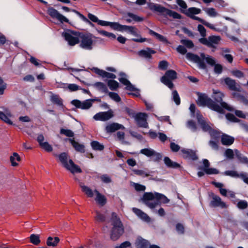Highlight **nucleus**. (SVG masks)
Listing matches in <instances>:
<instances>
[{
  "label": "nucleus",
  "instance_id": "31",
  "mask_svg": "<svg viewBox=\"0 0 248 248\" xmlns=\"http://www.w3.org/2000/svg\"><path fill=\"white\" fill-rule=\"evenodd\" d=\"M50 100L53 104L57 105L62 108L64 107L62 99L58 94H52L50 97Z\"/></svg>",
  "mask_w": 248,
  "mask_h": 248
},
{
  "label": "nucleus",
  "instance_id": "22",
  "mask_svg": "<svg viewBox=\"0 0 248 248\" xmlns=\"http://www.w3.org/2000/svg\"><path fill=\"white\" fill-rule=\"evenodd\" d=\"M133 212L143 221L149 222L151 221L150 217L148 215L140 209L137 208H132Z\"/></svg>",
  "mask_w": 248,
  "mask_h": 248
},
{
  "label": "nucleus",
  "instance_id": "12",
  "mask_svg": "<svg viewBox=\"0 0 248 248\" xmlns=\"http://www.w3.org/2000/svg\"><path fill=\"white\" fill-rule=\"evenodd\" d=\"M48 14L53 18H56L61 22L69 23V20L64 16L52 7H49L47 9Z\"/></svg>",
  "mask_w": 248,
  "mask_h": 248
},
{
  "label": "nucleus",
  "instance_id": "58",
  "mask_svg": "<svg viewBox=\"0 0 248 248\" xmlns=\"http://www.w3.org/2000/svg\"><path fill=\"white\" fill-rule=\"evenodd\" d=\"M224 174L227 176H230L232 177L239 178V175L235 170H226L224 172Z\"/></svg>",
  "mask_w": 248,
  "mask_h": 248
},
{
  "label": "nucleus",
  "instance_id": "23",
  "mask_svg": "<svg viewBox=\"0 0 248 248\" xmlns=\"http://www.w3.org/2000/svg\"><path fill=\"white\" fill-rule=\"evenodd\" d=\"M65 169L69 170L73 174L75 173H81L82 171L81 168L78 165L75 164L71 159L69 160V165Z\"/></svg>",
  "mask_w": 248,
  "mask_h": 248
},
{
  "label": "nucleus",
  "instance_id": "50",
  "mask_svg": "<svg viewBox=\"0 0 248 248\" xmlns=\"http://www.w3.org/2000/svg\"><path fill=\"white\" fill-rule=\"evenodd\" d=\"M172 99L177 105H179L181 103V99L179 95L176 90H174L172 93Z\"/></svg>",
  "mask_w": 248,
  "mask_h": 248
},
{
  "label": "nucleus",
  "instance_id": "40",
  "mask_svg": "<svg viewBox=\"0 0 248 248\" xmlns=\"http://www.w3.org/2000/svg\"><path fill=\"white\" fill-rule=\"evenodd\" d=\"M30 242L35 246L38 245L41 240L40 239V235L39 234H31L30 236Z\"/></svg>",
  "mask_w": 248,
  "mask_h": 248
},
{
  "label": "nucleus",
  "instance_id": "59",
  "mask_svg": "<svg viewBox=\"0 0 248 248\" xmlns=\"http://www.w3.org/2000/svg\"><path fill=\"white\" fill-rule=\"evenodd\" d=\"M181 42L188 48H192L194 47V43L191 40L184 39L181 41Z\"/></svg>",
  "mask_w": 248,
  "mask_h": 248
},
{
  "label": "nucleus",
  "instance_id": "63",
  "mask_svg": "<svg viewBox=\"0 0 248 248\" xmlns=\"http://www.w3.org/2000/svg\"><path fill=\"white\" fill-rule=\"evenodd\" d=\"M176 230L179 234H183L185 232V228L183 224L178 223L176 225Z\"/></svg>",
  "mask_w": 248,
  "mask_h": 248
},
{
  "label": "nucleus",
  "instance_id": "17",
  "mask_svg": "<svg viewBox=\"0 0 248 248\" xmlns=\"http://www.w3.org/2000/svg\"><path fill=\"white\" fill-rule=\"evenodd\" d=\"M113 116L111 110L108 111L100 112L93 116V119L96 121H106L108 120Z\"/></svg>",
  "mask_w": 248,
  "mask_h": 248
},
{
  "label": "nucleus",
  "instance_id": "18",
  "mask_svg": "<svg viewBox=\"0 0 248 248\" xmlns=\"http://www.w3.org/2000/svg\"><path fill=\"white\" fill-rule=\"evenodd\" d=\"M202 163L203 164V167H200L199 170H203L206 174H217L219 173V171L215 168H209L210 163L207 159H203L202 160Z\"/></svg>",
  "mask_w": 248,
  "mask_h": 248
},
{
  "label": "nucleus",
  "instance_id": "34",
  "mask_svg": "<svg viewBox=\"0 0 248 248\" xmlns=\"http://www.w3.org/2000/svg\"><path fill=\"white\" fill-rule=\"evenodd\" d=\"M97 24L99 25L103 26H110V27L111 29H112L114 30H116L117 28L118 22H109V21L99 20Z\"/></svg>",
  "mask_w": 248,
  "mask_h": 248
},
{
  "label": "nucleus",
  "instance_id": "36",
  "mask_svg": "<svg viewBox=\"0 0 248 248\" xmlns=\"http://www.w3.org/2000/svg\"><path fill=\"white\" fill-rule=\"evenodd\" d=\"M235 155L239 161L243 164H248V158L242 154L238 150H235Z\"/></svg>",
  "mask_w": 248,
  "mask_h": 248
},
{
  "label": "nucleus",
  "instance_id": "9",
  "mask_svg": "<svg viewBox=\"0 0 248 248\" xmlns=\"http://www.w3.org/2000/svg\"><path fill=\"white\" fill-rule=\"evenodd\" d=\"M93 38H95L92 33H85L80 39L79 46L86 50H92L94 44Z\"/></svg>",
  "mask_w": 248,
  "mask_h": 248
},
{
  "label": "nucleus",
  "instance_id": "13",
  "mask_svg": "<svg viewBox=\"0 0 248 248\" xmlns=\"http://www.w3.org/2000/svg\"><path fill=\"white\" fill-rule=\"evenodd\" d=\"M224 84L227 86L230 91L240 92L241 91V86L236 83L235 80L229 77H227L223 79Z\"/></svg>",
  "mask_w": 248,
  "mask_h": 248
},
{
  "label": "nucleus",
  "instance_id": "47",
  "mask_svg": "<svg viewBox=\"0 0 248 248\" xmlns=\"http://www.w3.org/2000/svg\"><path fill=\"white\" fill-rule=\"evenodd\" d=\"M226 119L232 122L233 123H239L241 121V120L236 118L233 114L228 113H227L225 115Z\"/></svg>",
  "mask_w": 248,
  "mask_h": 248
},
{
  "label": "nucleus",
  "instance_id": "56",
  "mask_svg": "<svg viewBox=\"0 0 248 248\" xmlns=\"http://www.w3.org/2000/svg\"><path fill=\"white\" fill-rule=\"evenodd\" d=\"M40 147L47 152H50L52 151L53 148L51 145L47 142H44L40 145Z\"/></svg>",
  "mask_w": 248,
  "mask_h": 248
},
{
  "label": "nucleus",
  "instance_id": "43",
  "mask_svg": "<svg viewBox=\"0 0 248 248\" xmlns=\"http://www.w3.org/2000/svg\"><path fill=\"white\" fill-rule=\"evenodd\" d=\"M135 174L141 176L142 177H148L150 175L149 171L145 170L134 169L132 170Z\"/></svg>",
  "mask_w": 248,
  "mask_h": 248
},
{
  "label": "nucleus",
  "instance_id": "62",
  "mask_svg": "<svg viewBox=\"0 0 248 248\" xmlns=\"http://www.w3.org/2000/svg\"><path fill=\"white\" fill-rule=\"evenodd\" d=\"M169 63L167 61L163 60L159 62L158 68L160 70H165L168 67Z\"/></svg>",
  "mask_w": 248,
  "mask_h": 248
},
{
  "label": "nucleus",
  "instance_id": "44",
  "mask_svg": "<svg viewBox=\"0 0 248 248\" xmlns=\"http://www.w3.org/2000/svg\"><path fill=\"white\" fill-rule=\"evenodd\" d=\"M16 160L19 161L21 160L20 157L17 153H14L13 155L10 156V161L13 166H16L18 164L15 161Z\"/></svg>",
  "mask_w": 248,
  "mask_h": 248
},
{
  "label": "nucleus",
  "instance_id": "37",
  "mask_svg": "<svg viewBox=\"0 0 248 248\" xmlns=\"http://www.w3.org/2000/svg\"><path fill=\"white\" fill-rule=\"evenodd\" d=\"M208 40L209 43H210L211 45V46H210V47L215 48V46L214 45V44H218L221 40V38L219 36L212 35L208 37Z\"/></svg>",
  "mask_w": 248,
  "mask_h": 248
},
{
  "label": "nucleus",
  "instance_id": "25",
  "mask_svg": "<svg viewBox=\"0 0 248 248\" xmlns=\"http://www.w3.org/2000/svg\"><path fill=\"white\" fill-rule=\"evenodd\" d=\"M234 141V137L226 134H223L221 137V142L222 144L225 146H230L233 143Z\"/></svg>",
  "mask_w": 248,
  "mask_h": 248
},
{
  "label": "nucleus",
  "instance_id": "3",
  "mask_svg": "<svg viewBox=\"0 0 248 248\" xmlns=\"http://www.w3.org/2000/svg\"><path fill=\"white\" fill-rule=\"evenodd\" d=\"M186 58L197 63L199 67L202 69H206L207 68L204 61H206V62L211 66H214L216 64L215 61L212 57L209 56L206 57L204 53H201L200 57L197 54L188 52L186 54Z\"/></svg>",
  "mask_w": 248,
  "mask_h": 248
},
{
  "label": "nucleus",
  "instance_id": "6",
  "mask_svg": "<svg viewBox=\"0 0 248 248\" xmlns=\"http://www.w3.org/2000/svg\"><path fill=\"white\" fill-rule=\"evenodd\" d=\"M116 31H125L128 33L138 37L133 38L132 40L135 42L143 43L146 41V38H142L140 34H138V30L135 26L121 25L118 23Z\"/></svg>",
  "mask_w": 248,
  "mask_h": 248
},
{
  "label": "nucleus",
  "instance_id": "21",
  "mask_svg": "<svg viewBox=\"0 0 248 248\" xmlns=\"http://www.w3.org/2000/svg\"><path fill=\"white\" fill-rule=\"evenodd\" d=\"M65 141H69L76 151L77 152L84 153L85 152V146L82 144H80L78 142L75 141L74 139H65Z\"/></svg>",
  "mask_w": 248,
  "mask_h": 248
},
{
  "label": "nucleus",
  "instance_id": "49",
  "mask_svg": "<svg viewBox=\"0 0 248 248\" xmlns=\"http://www.w3.org/2000/svg\"><path fill=\"white\" fill-rule=\"evenodd\" d=\"M0 119L4 121L5 123L12 125L13 124L12 121L9 119L8 116L6 115L2 111H0Z\"/></svg>",
  "mask_w": 248,
  "mask_h": 248
},
{
  "label": "nucleus",
  "instance_id": "46",
  "mask_svg": "<svg viewBox=\"0 0 248 248\" xmlns=\"http://www.w3.org/2000/svg\"><path fill=\"white\" fill-rule=\"evenodd\" d=\"M140 153L148 157L154 155V150L151 148H144L140 151Z\"/></svg>",
  "mask_w": 248,
  "mask_h": 248
},
{
  "label": "nucleus",
  "instance_id": "38",
  "mask_svg": "<svg viewBox=\"0 0 248 248\" xmlns=\"http://www.w3.org/2000/svg\"><path fill=\"white\" fill-rule=\"evenodd\" d=\"M156 201L159 202V205H160L161 202L163 203H168L170 202V200L166 196L159 193H156Z\"/></svg>",
  "mask_w": 248,
  "mask_h": 248
},
{
  "label": "nucleus",
  "instance_id": "29",
  "mask_svg": "<svg viewBox=\"0 0 248 248\" xmlns=\"http://www.w3.org/2000/svg\"><path fill=\"white\" fill-rule=\"evenodd\" d=\"M164 162L166 166L169 168L177 169L181 167L180 164L176 162L172 161L167 156L164 157Z\"/></svg>",
  "mask_w": 248,
  "mask_h": 248
},
{
  "label": "nucleus",
  "instance_id": "14",
  "mask_svg": "<svg viewBox=\"0 0 248 248\" xmlns=\"http://www.w3.org/2000/svg\"><path fill=\"white\" fill-rule=\"evenodd\" d=\"M147 115L145 113L139 112L134 118L137 125L140 127L147 128L148 124L147 122Z\"/></svg>",
  "mask_w": 248,
  "mask_h": 248
},
{
  "label": "nucleus",
  "instance_id": "26",
  "mask_svg": "<svg viewBox=\"0 0 248 248\" xmlns=\"http://www.w3.org/2000/svg\"><path fill=\"white\" fill-rule=\"evenodd\" d=\"M181 12L186 15L187 16L192 18V17L194 16V15L200 14L201 10L200 9L196 7H190L187 10H181Z\"/></svg>",
  "mask_w": 248,
  "mask_h": 248
},
{
  "label": "nucleus",
  "instance_id": "45",
  "mask_svg": "<svg viewBox=\"0 0 248 248\" xmlns=\"http://www.w3.org/2000/svg\"><path fill=\"white\" fill-rule=\"evenodd\" d=\"M127 16L129 17H131L132 19L135 22H140L144 20L143 17L139 16L132 13H127Z\"/></svg>",
  "mask_w": 248,
  "mask_h": 248
},
{
  "label": "nucleus",
  "instance_id": "8",
  "mask_svg": "<svg viewBox=\"0 0 248 248\" xmlns=\"http://www.w3.org/2000/svg\"><path fill=\"white\" fill-rule=\"evenodd\" d=\"M156 193L145 192L141 200L148 207L154 209L159 204V202L156 201Z\"/></svg>",
  "mask_w": 248,
  "mask_h": 248
},
{
  "label": "nucleus",
  "instance_id": "27",
  "mask_svg": "<svg viewBox=\"0 0 248 248\" xmlns=\"http://www.w3.org/2000/svg\"><path fill=\"white\" fill-rule=\"evenodd\" d=\"M124 128V127L123 125L118 123H112L108 125L106 127V130L107 132L108 133H112L119 129Z\"/></svg>",
  "mask_w": 248,
  "mask_h": 248
},
{
  "label": "nucleus",
  "instance_id": "51",
  "mask_svg": "<svg viewBox=\"0 0 248 248\" xmlns=\"http://www.w3.org/2000/svg\"><path fill=\"white\" fill-rule=\"evenodd\" d=\"M60 134L64 135L68 137H73L74 136V132L70 129H65L64 128H61L60 129Z\"/></svg>",
  "mask_w": 248,
  "mask_h": 248
},
{
  "label": "nucleus",
  "instance_id": "1",
  "mask_svg": "<svg viewBox=\"0 0 248 248\" xmlns=\"http://www.w3.org/2000/svg\"><path fill=\"white\" fill-rule=\"evenodd\" d=\"M110 222L112 227L110 230V238L113 241H116L124 234V226L120 217L115 212L111 214Z\"/></svg>",
  "mask_w": 248,
  "mask_h": 248
},
{
  "label": "nucleus",
  "instance_id": "53",
  "mask_svg": "<svg viewBox=\"0 0 248 248\" xmlns=\"http://www.w3.org/2000/svg\"><path fill=\"white\" fill-rule=\"evenodd\" d=\"M97 31L100 34H102L105 36H107L108 38H112L113 39H115L116 38V36L113 33L109 32L104 30H97Z\"/></svg>",
  "mask_w": 248,
  "mask_h": 248
},
{
  "label": "nucleus",
  "instance_id": "55",
  "mask_svg": "<svg viewBox=\"0 0 248 248\" xmlns=\"http://www.w3.org/2000/svg\"><path fill=\"white\" fill-rule=\"evenodd\" d=\"M218 139L219 138L214 139L216 140L215 141L210 140L209 142V145L212 148V149L214 150H217L218 149Z\"/></svg>",
  "mask_w": 248,
  "mask_h": 248
},
{
  "label": "nucleus",
  "instance_id": "60",
  "mask_svg": "<svg viewBox=\"0 0 248 248\" xmlns=\"http://www.w3.org/2000/svg\"><path fill=\"white\" fill-rule=\"evenodd\" d=\"M231 73L233 76L237 78H240L244 77V73L239 70L236 69L232 70Z\"/></svg>",
  "mask_w": 248,
  "mask_h": 248
},
{
  "label": "nucleus",
  "instance_id": "30",
  "mask_svg": "<svg viewBox=\"0 0 248 248\" xmlns=\"http://www.w3.org/2000/svg\"><path fill=\"white\" fill-rule=\"evenodd\" d=\"M156 53V51L150 47H147L145 50L142 49L139 52L140 56H143L146 58L150 59L152 58V55Z\"/></svg>",
  "mask_w": 248,
  "mask_h": 248
},
{
  "label": "nucleus",
  "instance_id": "32",
  "mask_svg": "<svg viewBox=\"0 0 248 248\" xmlns=\"http://www.w3.org/2000/svg\"><path fill=\"white\" fill-rule=\"evenodd\" d=\"M149 30V33L152 36H154L159 41L168 44L169 43V41L168 39L164 37V36L155 32V31H153L151 29H148Z\"/></svg>",
  "mask_w": 248,
  "mask_h": 248
},
{
  "label": "nucleus",
  "instance_id": "11",
  "mask_svg": "<svg viewBox=\"0 0 248 248\" xmlns=\"http://www.w3.org/2000/svg\"><path fill=\"white\" fill-rule=\"evenodd\" d=\"M223 96L224 94L221 92H214V95L212 96V97L216 103H220L219 106L223 110L224 109H225L230 111H233L234 108L233 107L230 106L227 103L222 101Z\"/></svg>",
  "mask_w": 248,
  "mask_h": 248
},
{
  "label": "nucleus",
  "instance_id": "54",
  "mask_svg": "<svg viewBox=\"0 0 248 248\" xmlns=\"http://www.w3.org/2000/svg\"><path fill=\"white\" fill-rule=\"evenodd\" d=\"M108 94L110 98L116 102H119L121 101V98L118 93L114 92H108Z\"/></svg>",
  "mask_w": 248,
  "mask_h": 248
},
{
  "label": "nucleus",
  "instance_id": "19",
  "mask_svg": "<svg viewBox=\"0 0 248 248\" xmlns=\"http://www.w3.org/2000/svg\"><path fill=\"white\" fill-rule=\"evenodd\" d=\"M210 206L212 207H220L222 208L227 207L226 203L221 201V198L213 193L212 194V200L210 202Z\"/></svg>",
  "mask_w": 248,
  "mask_h": 248
},
{
  "label": "nucleus",
  "instance_id": "20",
  "mask_svg": "<svg viewBox=\"0 0 248 248\" xmlns=\"http://www.w3.org/2000/svg\"><path fill=\"white\" fill-rule=\"evenodd\" d=\"M62 36L70 46H74L80 42L78 37H75L68 32H63Z\"/></svg>",
  "mask_w": 248,
  "mask_h": 248
},
{
  "label": "nucleus",
  "instance_id": "48",
  "mask_svg": "<svg viewBox=\"0 0 248 248\" xmlns=\"http://www.w3.org/2000/svg\"><path fill=\"white\" fill-rule=\"evenodd\" d=\"M82 190L88 196V197L92 198L93 196V192L92 190L87 186H81Z\"/></svg>",
  "mask_w": 248,
  "mask_h": 248
},
{
  "label": "nucleus",
  "instance_id": "16",
  "mask_svg": "<svg viewBox=\"0 0 248 248\" xmlns=\"http://www.w3.org/2000/svg\"><path fill=\"white\" fill-rule=\"evenodd\" d=\"M243 94H241L237 92H232V95L233 98H235L240 103L245 106H248V92L243 91Z\"/></svg>",
  "mask_w": 248,
  "mask_h": 248
},
{
  "label": "nucleus",
  "instance_id": "15",
  "mask_svg": "<svg viewBox=\"0 0 248 248\" xmlns=\"http://www.w3.org/2000/svg\"><path fill=\"white\" fill-rule=\"evenodd\" d=\"M181 153L182 156L185 159L195 161L198 158L195 151L191 149L183 148L181 150Z\"/></svg>",
  "mask_w": 248,
  "mask_h": 248
},
{
  "label": "nucleus",
  "instance_id": "52",
  "mask_svg": "<svg viewBox=\"0 0 248 248\" xmlns=\"http://www.w3.org/2000/svg\"><path fill=\"white\" fill-rule=\"evenodd\" d=\"M187 127L192 132H196L197 130V126L196 123L193 120H189L187 123Z\"/></svg>",
  "mask_w": 248,
  "mask_h": 248
},
{
  "label": "nucleus",
  "instance_id": "57",
  "mask_svg": "<svg viewBox=\"0 0 248 248\" xmlns=\"http://www.w3.org/2000/svg\"><path fill=\"white\" fill-rule=\"evenodd\" d=\"M237 207L240 209H245L248 206V202L245 200H240L237 202Z\"/></svg>",
  "mask_w": 248,
  "mask_h": 248
},
{
  "label": "nucleus",
  "instance_id": "42",
  "mask_svg": "<svg viewBox=\"0 0 248 248\" xmlns=\"http://www.w3.org/2000/svg\"><path fill=\"white\" fill-rule=\"evenodd\" d=\"M108 86L112 91L116 90L119 87V83L113 79H109L108 81Z\"/></svg>",
  "mask_w": 248,
  "mask_h": 248
},
{
  "label": "nucleus",
  "instance_id": "24",
  "mask_svg": "<svg viewBox=\"0 0 248 248\" xmlns=\"http://www.w3.org/2000/svg\"><path fill=\"white\" fill-rule=\"evenodd\" d=\"M94 192L96 194V197L95 198V201L96 202L101 206H104L107 203V198L106 197L101 194L97 190L95 189Z\"/></svg>",
  "mask_w": 248,
  "mask_h": 248
},
{
  "label": "nucleus",
  "instance_id": "64",
  "mask_svg": "<svg viewBox=\"0 0 248 248\" xmlns=\"http://www.w3.org/2000/svg\"><path fill=\"white\" fill-rule=\"evenodd\" d=\"M131 246V244L129 241H124L121 243L120 246H117L115 248H129Z\"/></svg>",
  "mask_w": 248,
  "mask_h": 248
},
{
  "label": "nucleus",
  "instance_id": "28",
  "mask_svg": "<svg viewBox=\"0 0 248 248\" xmlns=\"http://www.w3.org/2000/svg\"><path fill=\"white\" fill-rule=\"evenodd\" d=\"M54 155L56 157H58L60 161L65 168L69 165L68 163V155L67 153L62 152L58 155L57 154H54Z\"/></svg>",
  "mask_w": 248,
  "mask_h": 248
},
{
  "label": "nucleus",
  "instance_id": "4",
  "mask_svg": "<svg viewBox=\"0 0 248 248\" xmlns=\"http://www.w3.org/2000/svg\"><path fill=\"white\" fill-rule=\"evenodd\" d=\"M149 7L151 11L159 13L165 17L169 16L177 19H180L182 18V16L179 13L168 9L159 4L150 3L149 5Z\"/></svg>",
  "mask_w": 248,
  "mask_h": 248
},
{
  "label": "nucleus",
  "instance_id": "61",
  "mask_svg": "<svg viewBox=\"0 0 248 248\" xmlns=\"http://www.w3.org/2000/svg\"><path fill=\"white\" fill-rule=\"evenodd\" d=\"M96 220L100 222H103L106 220V216L102 214H101L98 211L96 212Z\"/></svg>",
  "mask_w": 248,
  "mask_h": 248
},
{
  "label": "nucleus",
  "instance_id": "10",
  "mask_svg": "<svg viewBox=\"0 0 248 248\" xmlns=\"http://www.w3.org/2000/svg\"><path fill=\"white\" fill-rule=\"evenodd\" d=\"M94 101L100 102L101 100L99 98L87 99L81 102L78 99H74L71 101V104L75 106L77 108H81L82 109H88L93 105V103Z\"/></svg>",
  "mask_w": 248,
  "mask_h": 248
},
{
  "label": "nucleus",
  "instance_id": "7",
  "mask_svg": "<svg viewBox=\"0 0 248 248\" xmlns=\"http://www.w3.org/2000/svg\"><path fill=\"white\" fill-rule=\"evenodd\" d=\"M177 78V72L174 70L170 69L166 71L164 75L161 78L160 81L170 89H172L174 87V84L172 80H175Z\"/></svg>",
  "mask_w": 248,
  "mask_h": 248
},
{
  "label": "nucleus",
  "instance_id": "41",
  "mask_svg": "<svg viewBox=\"0 0 248 248\" xmlns=\"http://www.w3.org/2000/svg\"><path fill=\"white\" fill-rule=\"evenodd\" d=\"M91 145L93 150L96 151H102L104 149V146L96 140L92 141Z\"/></svg>",
  "mask_w": 248,
  "mask_h": 248
},
{
  "label": "nucleus",
  "instance_id": "39",
  "mask_svg": "<svg viewBox=\"0 0 248 248\" xmlns=\"http://www.w3.org/2000/svg\"><path fill=\"white\" fill-rule=\"evenodd\" d=\"M94 86L96 87L99 91L102 93H108V92L107 87L103 82H97L95 83Z\"/></svg>",
  "mask_w": 248,
  "mask_h": 248
},
{
  "label": "nucleus",
  "instance_id": "5",
  "mask_svg": "<svg viewBox=\"0 0 248 248\" xmlns=\"http://www.w3.org/2000/svg\"><path fill=\"white\" fill-rule=\"evenodd\" d=\"M196 118L198 123L203 132H207L213 139H217L220 137V133L217 130L213 129L209 124L206 122L199 110L196 111Z\"/></svg>",
  "mask_w": 248,
  "mask_h": 248
},
{
  "label": "nucleus",
  "instance_id": "35",
  "mask_svg": "<svg viewBox=\"0 0 248 248\" xmlns=\"http://www.w3.org/2000/svg\"><path fill=\"white\" fill-rule=\"evenodd\" d=\"M60 242V239L58 237H55L54 238L51 236L47 238L46 240V245L48 246L55 247Z\"/></svg>",
  "mask_w": 248,
  "mask_h": 248
},
{
  "label": "nucleus",
  "instance_id": "2",
  "mask_svg": "<svg viewBox=\"0 0 248 248\" xmlns=\"http://www.w3.org/2000/svg\"><path fill=\"white\" fill-rule=\"evenodd\" d=\"M197 94L198 98L196 102L199 106L207 107L219 113H224V110L220 107L219 105L209 97L206 94L197 92Z\"/></svg>",
  "mask_w": 248,
  "mask_h": 248
},
{
  "label": "nucleus",
  "instance_id": "33",
  "mask_svg": "<svg viewBox=\"0 0 248 248\" xmlns=\"http://www.w3.org/2000/svg\"><path fill=\"white\" fill-rule=\"evenodd\" d=\"M149 242L146 239L140 238L136 242V246L137 248H148Z\"/></svg>",
  "mask_w": 248,
  "mask_h": 248
}]
</instances>
